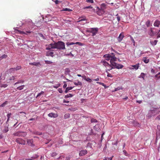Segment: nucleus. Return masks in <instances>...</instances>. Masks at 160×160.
<instances>
[{"label": "nucleus", "instance_id": "f03ea898", "mask_svg": "<svg viewBox=\"0 0 160 160\" xmlns=\"http://www.w3.org/2000/svg\"><path fill=\"white\" fill-rule=\"evenodd\" d=\"M98 28H91L87 30V32H91L92 34V35H95L97 33L98 31Z\"/></svg>", "mask_w": 160, "mask_h": 160}, {"label": "nucleus", "instance_id": "58836bf2", "mask_svg": "<svg viewBox=\"0 0 160 160\" xmlns=\"http://www.w3.org/2000/svg\"><path fill=\"white\" fill-rule=\"evenodd\" d=\"M154 30H155V32L156 35V34L157 35L158 34H159V33L160 32V28L159 29H158L157 30H156V29Z\"/></svg>", "mask_w": 160, "mask_h": 160}, {"label": "nucleus", "instance_id": "c85d7f7f", "mask_svg": "<svg viewBox=\"0 0 160 160\" xmlns=\"http://www.w3.org/2000/svg\"><path fill=\"white\" fill-rule=\"evenodd\" d=\"M24 86H25L24 85H21V86L18 87L17 88V89L18 90H22V89H23L24 87Z\"/></svg>", "mask_w": 160, "mask_h": 160}, {"label": "nucleus", "instance_id": "680f3d73", "mask_svg": "<svg viewBox=\"0 0 160 160\" xmlns=\"http://www.w3.org/2000/svg\"><path fill=\"white\" fill-rule=\"evenodd\" d=\"M75 44H79L80 45H82V43L79 42H77L75 43Z\"/></svg>", "mask_w": 160, "mask_h": 160}, {"label": "nucleus", "instance_id": "0eeeda50", "mask_svg": "<svg viewBox=\"0 0 160 160\" xmlns=\"http://www.w3.org/2000/svg\"><path fill=\"white\" fill-rule=\"evenodd\" d=\"M97 8L98 10L97 11V13L98 15L100 16L104 14L105 13L104 10L101 8H99L98 7H97Z\"/></svg>", "mask_w": 160, "mask_h": 160}, {"label": "nucleus", "instance_id": "6e6d98bb", "mask_svg": "<svg viewBox=\"0 0 160 160\" xmlns=\"http://www.w3.org/2000/svg\"><path fill=\"white\" fill-rule=\"evenodd\" d=\"M58 91L60 93H62V88H59L58 89Z\"/></svg>", "mask_w": 160, "mask_h": 160}, {"label": "nucleus", "instance_id": "c9c22d12", "mask_svg": "<svg viewBox=\"0 0 160 160\" xmlns=\"http://www.w3.org/2000/svg\"><path fill=\"white\" fill-rule=\"evenodd\" d=\"M24 82V81L22 80H21L19 81H18V82H16L14 84V85H16V84H18L19 83H23Z\"/></svg>", "mask_w": 160, "mask_h": 160}, {"label": "nucleus", "instance_id": "423d86ee", "mask_svg": "<svg viewBox=\"0 0 160 160\" xmlns=\"http://www.w3.org/2000/svg\"><path fill=\"white\" fill-rule=\"evenodd\" d=\"M156 29L154 28H150V32H149L148 34L150 36L152 37L156 35L154 30Z\"/></svg>", "mask_w": 160, "mask_h": 160}, {"label": "nucleus", "instance_id": "7c9ffc66", "mask_svg": "<svg viewBox=\"0 0 160 160\" xmlns=\"http://www.w3.org/2000/svg\"><path fill=\"white\" fill-rule=\"evenodd\" d=\"M53 53L52 52H48L47 53V56L53 57Z\"/></svg>", "mask_w": 160, "mask_h": 160}, {"label": "nucleus", "instance_id": "864d4df0", "mask_svg": "<svg viewBox=\"0 0 160 160\" xmlns=\"http://www.w3.org/2000/svg\"><path fill=\"white\" fill-rule=\"evenodd\" d=\"M86 2H89L91 3H93V0H86Z\"/></svg>", "mask_w": 160, "mask_h": 160}, {"label": "nucleus", "instance_id": "dca6fc26", "mask_svg": "<svg viewBox=\"0 0 160 160\" xmlns=\"http://www.w3.org/2000/svg\"><path fill=\"white\" fill-rule=\"evenodd\" d=\"M29 64L32 65H34L35 66H41L40 63L39 62H33V63L30 62L29 63Z\"/></svg>", "mask_w": 160, "mask_h": 160}, {"label": "nucleus", "instance_id": "7ed1b4c3", "mask_svg": "<svg viewBox=\"0 0 160 160\" xmlns=\"http://www.w3.org/2000/svg\"><path fill=\"white\" fill-rule=\"evenodd\" d=\"M15 136L25 137L27 135V133L24 132H18L13 134Z\"/></svg>", "mask_w": 160, "mask_h": 160}, {"label": "nucleus", "instance_id": "79ce46f5", "mask_svg": "<svg viewBox=\"0 0 160 160\" xmlns=\"http://www.w3.org/2000/svg\"><path fill=\"white\" fill-rule=\"evenodd\" d=\"M60 85H61V84L60 83H58V84H57L56 85H53V87L54 88H57L58 87H60Z\"/></svg>", "mask_w": 160, "mask_h": 160}, {"label": "nucleus", "instance_id": "5701e85b", "mask_svg": "<svg viewBox=\"0 0 160 160\" xmlns=\"http://www.w3.org/2000/svg\"><path fill=\"white\" fill-rule=\"evenodd\" d=\"M83 78L85 80L89 82H92V80L90 78H87L85 76H84L83 77Z\"/></svg>", "mask_w": 160, "mask_h": 160}, {"label": "nucleus", "instance_id": "aec40b11", "mask_svg": "<svg viewBox=\"0 0 160 160\" xmlns=\"http://www.w3.org/2000/svg\"><path fill=\"white\" fill-rule=\"evenodd\" d=\"M16 78V76H13L9 78L8 79H7V82L8 83H10V81L12 80H13L15 79Z\"/></svg>", "mask_w": 160, "mask_h": 160}, {"label": "nucleus", "instance_id": "e2e57ef3", "mask_svg": "<svg viewBox=\"0 0 160 160\" xmlns=\"http://www.w3.org/2000/svg\"><path fill=\"white\" fill-rule=\"evenodd\" d=\"M117 20L118 21V22H119L120 21V18L119 16H118L117 17Z\"/></svg>", "mask_w": 160, "mask_h": 160}, {"label": "nucleus", "instance_id": "a19ab883", "mask_svg": "<svg viewBox=\"0 0 160 160\" xmlns=\"http://www.w3.org/2000/svg\"><path fill=\"white\" fill-rule=\"evenodd\" d=\"M123 152L125 155L127 156H129V154L127 153V152L126 150H124L123 151Z\"/></svg>", "mask_w": 160, "mask_h": 160}, {"label": "nucleus", "instance_id": "c03bdc74", "mask_svg": "<svg viewBox=\"0 0 160 160\" xmlns=\"http://www.w3.org/2000/svg\"><path fill=\"white\" fill-rule=\"evenodd\" d=\"M45 63L46 64H50L52 63V62L46 60L45 61Z\"/></svg>", "mask_w": 160, "mask_h": 160}, {"label": "nucleus", "instance_id": "a18cd8bd", "mask_svg": "<svg viewBox=\"0 0 160 160\" xmlns=\"http://www.w3.org/2000/svg\"><path fill=\"white\" fill-rule=\"evenodd\" d=\"M155 78H157L158 79L160 78V72L158 73V74H157L155 76Z\"/></svg>", "mask_w": 160, "mask_h": 160}, {"label": "nucleus", "instance_id": "2eb2a0df", "mask_svg": "<svg viewBox=\"0 0 160 160\" xmlns=\"http://www.w3.org/2000/svg\"><path fill=\"white\" fill-rule=\"evenodd\" d=\"M21 67L20 66H18L16 67V68H11L9 69L10 71L12 72L15 71V70L17 71V70H19L21 69Z\"/></svg>", "mask_w": 160, "mask_h": 160}, {"label": "nucleus", "instance_id": "0e129e2a", "mask_svg": "<svg viewBox=\"0 0 160 160\" xmlns=\"http://www.w3.org/2000/svg\"><path fill=\"white\" fill-rule=\"evenodd\" d=\"M60 2L58 0H56L55 1V2L56 4H58L59 2Z\"/></svg>", "mask_w": 160, "mask_h": 160}, {"label": "nucleus", "instance_id": "b1692460", "mask_svg": "<svg viewBox=\"0 0 160 160\" xmlns=\"http://www.w3.org/2000/svg\"><path fill=\"white\" fill-rule=\"evenodd\" d=\"M123 88L122 87H119L116 88H115L114 90H113L112 91V92H114L115 91H117L120 90L122 89Z\"/></svg>", "mask_w": 160, "mask_h": 160}, {"label": "nucleus", "instance_id": "4be33fe9", "mask_svg": "<svg viewBox=\"0 0 160 160\" xmlns=\"http://www.w3.org/2000/svg\"><path fill=\"white\" fill-rule=\"evenodd\" d=\"M110 63L111 65L112 68H116V67L117 64L116 63L114 62H110Z\"/></svg>", "mask_w": 160, "mask_h": 160}, {"label": "nucleus", "instance_id": "3c124183", "mask_svg": "<svg viewBox=\"0 0 160 160\" xmlns=\"http://www.w3.org/2000/svg\"><path fill=\"white\" fill-rule=\"evenodd\" d=\"M7 86H8L7 84H2L1 85V86H0V87L1 88H2V87L6 88V87H7Z\"/></svg>", "mask_w": 160, "mask_h": 160}, {"label": "nucleus", "instance_id": "473e14b6", "mask_svg": "<svg viewBox=\"0 0 160 160\" xmlns=\"http://www.w3.org/2000/svg\"><path fill=\"white\" fill-rule=\"evenodd\" d=\"M8 101H6L3 103H2L0 106L1 107H4L8 103Z\"/></svg>", "mask_w": 160, "mask_h": 160}, {"label": "nucleus", "instance_id": "052dcab7", "mask_svg": "<svg viewBox=\"0 0 160 160\" xmlns=\"http://www.w3.org/2000/svg\"><path fill=\"white\" fill-rule=\"evenodd\" d=\"M156 119L160 120V115L158 116L156 118Z\"/></svg>", "mask_w": 160, "mask_h": 160}, {"label": "nucleus", "instance_id": "1a4fd4ad", "mask_svg": "<svg viewBox=\"0 0 160 160\" xmlns=\"http://www.w3.org/2000/svg\"><path fill=\"white\" fill-rule=\"evenodd\" d=\"M87 153V151L86 150H83L81 151L79 153V155L80 156H84Z\"/></svg>", "mask_w": 160, "mask_h": 160}, {"label": "nucleus", "instance_id": "ea45409f", "mask_svg": "<svg viewBox=\"0 0 160 160\" xmlns=\"http://www.w3.org/2000/svg\"><path fill=\"white\" fill-rule=\"evenodd\" d=\"M62 11H72V10L71 9H70L69 8H63L62 10Z\"/></svg>", "mask_w": 160, "mask_h": 160}, {"label": "nucleus", "instance_id": "20e7f679", "mask_svg": "<svg viewBox=\"0 0 160 160\" xmlns=\"http://www.w3.org/2000/svg\"><path fill=\"white\" fill-rule=\"evenodd\" d=\"M101 62L102 63V64L106 67L109 68L107 69L108 71H110V70L112 68L111 65L109 64L106 61H102Z\"/></svg>", "mask_w": 160, "mask_h": 160}, {"label": "nucleus", "instance_id": "09e8293b", "mask_svg": "<svg viewBox=\"0 0 160 160\" xmlns=\"http://www.w3.org/2000/svg\"><path fill=\"white\" fill-rule=\"evenodd\" d=\"M70 114L68 113L64 115V118H69L70 117Z\"/></svg>", "mask_w": 160, "mask_h": 160}, {"label": "nucleus", "instance_id": "ddd939ff", "mask_svg": "<svg viewBox=\"0 0 160 160\" xmlns=\"http://www.w3.org/2000/svg\"><path fill=\"white\" fill-rule=\"evenodd\" d=\"M112 56L111 58L110 62H114L116 61L117 60V58L115 57V55L113 53H112Z\"/></svg>", "mask_w": 160, "mask_h": 160}, {"label": "nucleus", "instance_id": "13d9d810", "mask_svg": "<svg viewBox=\"0 0 160 160\" xmlns=\"http://www.w3.org/2000/svg\"><path fill=\"white\" fill-rule=\"evenodd\" d=\"M92 7H91V6H87L84 7V9H87V8H92Z\"/></svg>", "mask_w": 160, "mask_h": 160}, {"label": "nucleus", "instance_id": "cd10ccee", "mask_svg": "<svg viewBox=\"0 0 160 160\" xmlns=\"http://www.w3.org/2000/svg\"><path fill=\"white\" fill-rule=\"evenodd\" d=\"M145 74L144 73L142 72L141 73L140 76L138 77L139 78H142L143 80L144 79V77L145 76Z\"/></svg>", "mask_w": 160, "mask_h": 160}, {"label": "nucleus", "instance_id": "393cba45", "mask_svg": "<svg viewBox=\"0 0 160 160\" xmlns=\"http://www.w3.org/2000/svg\"><path fill=\"white\" fill-rule=\"evenodd\" d=\"M158 42V40H155L153 41H150V43L153 46V45H156L157 44Z\"/></svg>", "mask_w": 160, "mask_h": 160}, {"label": "nucleus", "instance_id": "603ef678", "mask_svg": "<svg viewBox=\"0 0 160 160\" xmlns=\"http://www.w3.org/2000/svg\"><path fill=\"white\" fill-rule=\"evenodd\" d=\"M57 155V153L56 152H53L51 154V156L52 157H54Z\"/></svg>", "mask_w": 160, "mask_h": 160}, {"label": "nucleus", "instance_id": "bb28decb", "mask_svg": "<svg viewBox=\"0 0 160 160\" xmlns=\"http://www.w3.org/2000/svg\"><path fill=\"white\" fill-rule=\"evenodd\" d=\"M73 88V87H68L66 88V90L65 91V92L66 93H67L69 90L72 89Z\"/></svg>", "mask_w": 160, "mask_h": 160}, {"label": "nucleus", "instance_id": "37998d69", "mask_svg": "<svg viewBox=\"0 0 160 160\" xmlns=\"http://www.w3.org/2000/svg\"><path fill=\"white\" fill-rule=\"evenodd\" d=\"M74 84L77 86L78 85H82L81 82L80 81H78V82H74Z\"/></svg>", "mask_w": 160, "mask_h": 160}, {"label": "nucleus", "instance_id": "6e6552de", "mask_svg": "<svg viewBox=\"0 0 160 160\" xmlns=\"http://www.w3.org/2000/svg\"><path fill=\"white\" fill-rule=\"evenodd\" d=\"M124 34L123 32L121 33L119 35V36L118 37L117 39L118 41V42H121L123 38H124Z\"/></svg>", "mask_w": 160, "mask_h": 160}, {"label": "nucleus", "instance_id": "e433bc0d", "mask_svg": "<svg viewBox=\"0 0 160 160\" xmlns=\"http://www.w3.org/2000/svg\"><path fill=\"white\" fill-rule=\"evenodd\" d=\"M8 131V128L7 127H4V129L3 130V132L6 133Z\"/></svg>", "mask_w": 160, "mask_h": 160}, {"label": "nucleus", "instance_id": "f8f14e48", "mask_svg": "<svg viewBox=\"0 0 160 160\" xmlns=\"http://www.w3.org/2000/svg\"><path fill=\"white\" fill-rule=\"evenodd\" d=\"M111 57L112 56L110 54H106L103 56V57L106 58V60L107 61L111 60Z\"/></svg>", "mask_w": 160, "mask_h": 160}, {"label": "nucleus", "instance_id": "9d476101", "mask_svg": "<svg viewBox=\"0 0 160 160\" xmlns=\"http://www.w3.org/2000/svg\"><path fill=\"white\" fill-rule=\"evenodd\" d=\"M48 116L50 117L53 118H56L58 116L57 114L52 112L49 113L48 114Z\"/></svg>", "mask_w": 160, "mask_h": 160}, {"label": "nucleus", "instance_id": "72a5a7b5", "mask_svg": "<svg viewBox=\"0 0 160 160\" xmlns=\"http://www.w3.org/2000/svg\"><path fill=\"white\" fill-rule=\"evenodd\" d=\"M73 96V95L69 93V94L65 95L64 98H69V97H72Z\"/></svg>", "mask_w": 160, "mask_h": 160}, {"label": "nucleus", "instance_id": "bf43d9fd", "mask_svg": "<svg viewBox=\"0 0 160 160\" xmlns=\"http://www.w3.org/2000/svg\"><path fill=\"white\" fill-rule=\"evenodd\" d=\"M35 158H27L25 160H34L33 159Z\"/></svg>", "mask_w": 160, "mask_h": 160}, {"label": "nucleus", "instance_id": "f3484780", "mask_svg": "<svg viewBox=\"0 0 160 160\" xmlns=\"http://www.w3.org/2000/svg\"><path fill=\"white\" fill-rule=\"evenodd\" d=\"M78 21H77V22H81L83 21H86L87 20L85 16L80 17L78 19Z\"/></svg>", "mask_w": 160, "mask_h": 160}, {"label": "nucleus", "instance_id": "49530a36", "mask_svg": "<svg viewBox=\"0 0 160 160\" xmlns=\"http://www.w3.org/2000/svg\"><path fill=\"white\" fill-rule=\"evenodd\" d=\"M38 35L39 37L42 38L43 39H45L44 37V36L41 33H38Z\"/></svg>", "mask_w": 160, "mask_h": 160}, {"label": "nucleus", "instance_id": "8fccbe9b", "mask_svg": "<svg viewBox=\"0 0 160 160\" xmlns=\"http://www.w3.org/2000/svg\"><path fill=\"white\" fill-rule=\"evenodd\" d=\"M75 44L73 42H67L66 43V45L68 46L72 45Z\"/></svg>", "mask_w": 160, "mask_h": 160}, {"label": "nucleus", "instance_id": "f257e3e1", "mask_svg": "<svg viewBox=\"0 0 160 160\" xmlns=\"http://www.w3.org/2000/svg\"><path fill=\"white\" fill-rule=\"evenodd\" d=\"M55 48L59 50L65 49V43L62 42L58 41L57 42H54L49 44L48 47L46 48V49L47 50Z\"/></svg>", "mask_w": 160, "mask_h": 160}, {"label": "nucleus", "instance_id": "4d7b16f0", "mask_svg": "<svg viewBox=\"0 0 160 160\" xmlns=\"http://www.w3.org/2000/svg\"><path fill=\"white\" fill-rule=\"evenodd\" d=\"M11 115L12 114L11 113H8L7 115V118H10Z\"/></svg>", "mask_w": 160, "mask_h": 160}, {"label": "nucleus", "instance_id": "39448f33", "mask_svg": "<svg viewBox=\"0 0 160 160\" xmlns=\"http://www.w3.org/2000/svg\"><path fill=\"white\" fill-rule=\"evenodd\" d=\"M15 141L17 143L22 145H24L26 144V142L25 141L20 138H18L16 139Z\"/></svg>", "mask_w": 160, "mask_h": 160}, {"label": "nucleus", "instance_id": "2f4dec72", "mask_svg": "<svg viewBox=\"0 0 160 160\" xmlns=\"http://www.w3.org/2000/svg\"><path fill=\"white\" fill-rule=\"evenodd\" d=\"M33 133L34 134L38 135H41L42 134V132H40L37 131H34L33 132Z\"/></svg>", "mask_w": 160, "mask_h": 160}, {"label": "nucleus", "instance_id": "de8ad7c7", "mask_svg": "<svg viewBox=\"0 0 160 160\" xmlns=\"http://www.w3.org/2000/svg\"><path fill=\"white\" fill-rule=\"evenodd\" d=\"M44 93L43 91H41L37 95L36 98L38 97L39 96H41L42 94H43Z\"/></svg>", "mask_w": 160, "mask_h": 160}, {"label": "nucleus", "instance_id": "9b49d317", "mask_svg": "<svg viewBox=\"0 0 160 160\" xmlns=\"http://www.w3.org/2000/svg\"><path fill=\"white\" fill-rule=\"evenodd\" d=\"M27 142L29 145L32 147L34 146V144H33V140L32 139H28Z\"/></svg>", "mask_w": 160, "mask_h": 160}, {"label": "nucleus", "instance_id": "338daca9", "mask_svg": "<svg viewBox=\"0 0 160 160\" xmlns=\"http://www.w3.org/2000/svg\"><path fill=\"white\" fill-rule=\"evenodd\" d=\"M67 84L66 83H65L63 86V88H66V87H67Z\"/></svg>", "mask_w": 160, "mask_h": 160}, {"label": "nucleus", "instance_id": "412c9836", "mask_svg": "<svg viewBox=\"0 0 160 160\" xmlns=\"http://www.w3.org/2000/svg\"><path fill=\"white\" fill-rule=\"evenodd\" d=\"M106 4L105 3H102L101 5V7L100 8L102 9L103 10H104L105 9H106L107 7H106Z\"/></svg>", "mask_w": 160, "mask_h": 160}, {"label": "nucleus", "instance_id": "4c0bfd02", "mask_svg": "<svg viewBox=\"0 0 160 160\" xmlns=\"http://www.w3.org/2000/svg\"><path fill=\"white\" fill-rule=\"evenodd\" d=\"M91 122H98V121L95 119L92 118L91 119Z\"/></svg>", "mask_w": 160, "mask_h": 160}, {"label": "nucleus", "instance_id": "a211bd4d", "mask_svg": "<svg viewBox=\"0 0 160 160\" xmlns=\"http://www.w3.org/2000/svg\"><path fill=\"white\" fill-rule=\"evenodd\" d=\"M160 24V21L158 20H156L154 22L153 25L155 27H159Z\"/></svg>", "mask_w": 160, "mask_h": 160}, {"label": "nucleus", "instance_id": "774afa93", "mask_svg": "<svg viewBox=\"0 0 160 160\" xmlns=\"http://www.w3.org/2000/svg\"><path fill=\"white\" fill-rule=\"evenodd\" d=\"M70 159L69 157H67L66 158L65 160H69Z\"/></svg>", "mask_w": 160, "mask_h": 160}, {"label": "nucleus", "instance_id": "4468645a", "mask_svg": "<svg viewBox=\"0 0 160 160\" xmlns=\"http://www.w3.org/2000/svg\"><path fill=\"white\" fill-rule=\"evenodd\" d=\"M139 63H138L135 65H132V67L133 68L130 67L129 68L130 69H135L136 70L138 69L139 67Z\"/></svg>", "mask_w": 160, "mask_h": 160}, {"label": "nucleus", "instance_id": "f704fd0d", "mask_svg": "<svg viewBox=\"0 0 160 160\" xmlns=\"http://www.w3.org/2000/svg\"><path fill=\"white\" fill-rule=\"evenodd\" d=\"M123 66L122 65L117 64L116 67V68L119 69L122 68H123Z\"/></svg>", "mask_w": 160, "mask_h": 160}, {"label": "nucleus", "instance_id": "a878e982", "mask_svg": "<svg viewBox=\"0 0 160 160\" xmlns=\"http://www.w3.org/2000/svg\"><path fill=\"white\" fill-rule=\"evenodd\" d=\"M142 61L146 63H148L149 62V59H148L146 57H144L143 58Z\"/></svg>", "mask_w": 160, "mask_h": 160}, {"label": "nucleus", "instance_id": "6ab92c4d", "mask_svg": "<svg viewBox=\"0 0 160 160\" xmlns=\"http://www.w3.org/2000/svg\"><path fill=\"white\" fill-rule=\"evenodd\" d=\"M18 31L20 34H27L26 33H30L31 32L29 31H26V32H24V31H20V30H18Z\"/></svg>", "mask_w": 160, "mask_h": 160}, {"label": "nucleus", "instance_id": "c756f323", "mask_svg": "<svg viewBox=\"0 0 160 160\" xmlns=\"http://www.w3.org/2000/svg\"><path fill=\"white\" fill-rule=\"evenodd\" d=\"M145 24L147 27H149L150 26V24H151L150 21L149 20H148L146 22Z\"/></svg>", "mask_w": 160, "mask_h": 160}, {"label": "nucleus", "instance_id": "5fc2aeb1", "mask_svg": "<svg viewBox=\"0 0 160 160\" xmlns=\"http://www.w3.org/2000/svg\"><path fill=\"white\" fill-rule=\"evenodd\" d=\"M2 58H6L8 56L7 55H6L5 54L3 55L2 56H1Z\"/></svg>", "mask_w": 160, "mask_h": 160}, {"label": "nucleus", "instance_id": "69168bd1", "mask_svg": "<svg viewBox=\"0 0 160 160\" xmlns=\"http://www.w3.org/2000/svg\"><path fill=\"white\" fill-rule=\"evenodd\" d=\"M107 77H112V75L111 74H110V73L108 74L107 75Z\"/></svg>", "mask_w": 160, "mask_h": 160}]
</instances>
